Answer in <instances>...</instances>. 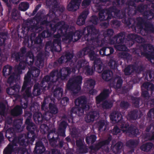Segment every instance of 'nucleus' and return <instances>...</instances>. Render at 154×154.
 Wrapping results in <instances>:
<instances>
[{
	"mask_svg": "<svg viewBox=\"0 0 154 154\" xmlns=\"http://www.w3.org/2000/svg\"><path fill=\"white\" fill-rule=\"evenodd\" d=\"M20 62L19 66H16L15 68V72H18V74L15 75L13 74L8 78V82L10 85H11L14 82H16L20 78L19 74L21 73V70L24 69L26 64L31 65L32 64L34 61V57L32 53L30 52L27 53L24 57H20Z\"/></svg>",
	"mask_w": 154,
	"mask_h": 154,
	"instance_id": "nucleus-1",
	"label": "nucleus"
},
{
	"mask_svg": "<svg viewBox=\"0 0 154 154\" xmlns=\"http://www.w3.org/2000/svg\"><path fill=\"white\" fill-rule=\"evenodd\" d=\"M29 7V4L26 2L21 3L19 5V9L22 11H26Z\"/></svg>",
	"mask_w": 154,
	"mask_h": 154,
	"instance_id": "nucleus-31",
	"label": "nucleus"
},
{
	"mask_svg": "<svg viewBox=\"0 0 154 154\" xmlns=\"http://www.w3.org/2000/svg\"><path fill=\"white\" fill-rule=\"evenodd\" d=\"M11 114L13 116H17L22 113L21 108L19 106L15 107L11 112Z\"/></svg>",
	"mask_w": 154,
	"mask_h": 154,
	"instance_id": "nucleus-24",
	"label": "nucleus"
},
{
	"mask_svg": "<svg viewBox=\"0 0 154 154\" xmlns=\"http://www.w3.org/2000/svg\"><path fill=\"white\" fill-rule=\"evenodd\" d=\"M76 68L77 69L79 72L82 70V72L85 73L86 74L91 75L93 72V69L89 68L88 62L86 61L83 60L78 62L76 66Z\"/></svg>",
	"mask_w": 154,
	"mask_h": 154,
	"instance_id": "nucleus-5",
	"label": "nucleus"
},
{
	"mask_svg": "<svg viewBox=\"0 0 154 154\" xmlns=\"http://www.w3.org/2000/svg\"><path fill=\"white\" fill-rule=\"evenodd\" d=\"M109 66L112 69H115L117 66L116 63L114 61L111 60L109 63Z\"/></svg>",
	"mask_w": 154,
	"mask_h": 154,
	"instance_id": "nucleus-41",
	"label": "nucleus"
},
{
	"mask_svg": "<svg viewBox=\"0 0 154 154\" xmlns=\"http://www.w3.org/2000/svg\"><path fill=\"white\" fill-rule=\"evenodd\" d=\"M96 137L94 135L88 136L86 139L87 143L88 144H92L96 140Z\"/></svg>",
	"mask_w": 154,
	"mask_h": 154,
	"instance_id": "nucleus-30",
	"label": "nucleus"
},
{
	"mask_svg": "<svg viewBox=\"0 0 154 154\" xmlns=\"http://www.w3.org/2000/svg\"><path fill=\"white\" fill-rule=\"evenodd\" d=\"M42 36L44 38L50 36V34L48 33L47 31H44L42 34Z\"/></svg>",
	"mask_w": 154,
	"mask_h": 154,
	"instance_id": "nucleus-50",
	"label": "nucleus"
},
{
	"mask_svg": "<svg viewBox=\"0 0 154 154\" xmlns=\"http://www.w3.org/2000/svg\"><path fill=\"white\" fill-rule=\"evenodd\" d=\"M152 143H148L146 144H143L142 145L140 148L141 150L144 151H148L152 148Z\"/></svg>",
	"mask_w": 154,
	"mask_h": 154,
	"instance_id": "nucleus-29",
	"label": "nucleus"
},
{
	"mask_svg": "<svg viewBox=\"0 0 154 154\" xmlns=\"http://www.w3.org/2000/svg\"><path fill=\"white\" fill-rule=\"evenodd\" d=\"M142 95L144 97H146L149 96V94L147 91H143L142 92Z\"/></svg>",
	"mask_w": 154,
	"mask_h": 154,
	"instance_id": "nucleus-58",
	"label": "nucleus"
},
{
	"mask_svg": "<svg viewBox=\"0 0 154 154\" xmlns=\"http://www.w3.org/2000/svg\"><path fill=\"white\" fill-rule=\"evenodd\" d=\"M129 106V104L127 102H122L121 103L120 106L122 107L126 108Z\"/></svg>",
	"mask_w": 154,
	"mask_h": 154,
	"instance_id": "nucleus-48",
	"label": "nucleus"
},
{
	"mask_svg": "<svg viewBox=\"0 0 154 154\" xmlns=\"http://www.w3.org/2000/svg\"><path fill=\"white\" fill-rule=\"evenodd\" d=\"M120 132V130L117 127H115L112 130V132L114 134H116Z\"/></svg>",
	"mask_w": 154,
	"mask_h": 154,
	"instance_id": "nucleus-46",
	"label": "nucleus"
},
{
	"mask_svg": "<svg viewBox=\"0 0 154 154\" xmlns=\"http://www.w3.org/2000/svg\"><path fill=\"white\" fill-rule=\"evenodd\" d=\"M122 145V143L120 142H118L114 146V149H116L117 151L121 148Z\"/></svg>",
	"mask_w": 154,
	"mask_h": 154,
	"instance_id": "nucleus-42",
	"label": "nucleus"
},
{
	"mask_svg": "<svg viewBox=\"0 0 154 154\" xmlns=\"http://www.w3.org/2000/svg\"><path fill=\"white\" fill-rule=\"evenodd\" d=\"M110 118L112 122H116L121 120L122 116L120 113L115 112L111 113Z\"/></svg>",
	"mask_w": 154,
	"mask_h": 154,
	"instance_id": "nucleus-17",
	"label": "nucleus"
},
{
	"mask_svg": "<svg viewBox=\"0 0 154 154\" xmlns=\"http://www.w3.org/2000/svg\"><path fill=\"white\" fill-rule=\"evenodd\" d=\"M127 145H128V144H130L131 145H134V142L132 140H129L128 142L127 143Z\"/></svg>",
	"mask_w": 154,
	"mask_h": 154,
	"instance_id": "nucleus-62",
	"label": "nucleus"
},
{
	"mask_svg": "<svg viewBox=\"0 0 154 154\" xmlns=\"http://www.w3.org/2000/svg\"><path fill=\"white\" fill-rule=\"evenodd\" d=\"M133 68V66H129L126 67L125 69V73L126 75H128L132 72V70L131 71V69Z\"/></svg>",
	"mask_w": 154,
	"mask_h": 154,
	"instance_id": "nucleus-39",
	"label": "nucleus"
},
{
	"mask_svg": "<svg viewBox=\"0 0 154 154\" xmlns=\"http://www.w3.org/2000/svg\"><path fill=\"white\" fill-rule=\"evenodd\" d=\"M49 107V110L51 113L54 114H56L57 113L58 110L55 106L51 103H50Z\"/></svg>",
	"mask_w": 154,
	"mask_h": 154,
	"instance_id": "nucleus-32",
	"label": "nucleus"
},
{
	"mask_svg": "<svg viewBox=\"0 0 154 154\" xmlns=\"http://www.w3.org/2000/svg\"><path fill=\"white\" fill-rule=\"evenodd\" d=\"M69 101V99L68 98L65 97L63 98L61 101V104L63 106H65Z\"/></svg>",
	"mask_w": 154,
	"mask_h": 154,
	"instance_id": "nucleus-43",
	"label": "nucleus"
},
{
	"mask_svg": "<svg viewBox=\"0 0 154 154\" xmlns=\"http://www.w3.org/2000/svg\"><path fill=\"white\" fill-rule=\"evenodd\" d=\"M57 0H49L47 1V4L48 5H53L54 3H55Z\"/></svg>",
	"mask_w": 154,
	"mask_h": 154,
	"instance_id": "nucleus-55",
	"label": "nucleus"
},
{
	"mask_svg": "<svg viewBox=\"0 0 154 154\" xmlns=\"http://www.w3.org/2000/svg\"><path fill=\"white\" fill-rule=\"evenodd\" d=\"M67 125V123L65 122H62L60 124V126L61 127L63 126V128L64 129L66 127Z\"/></svg>",
	"mask_w": 154,
	"mask_h": 154,
	"instance_id": "nucleus-59",
	"label": "nucleus"
},
{
	"mask_svg": "<svg viewBox=\"0 0 154 154\" xmlns=\"http://www.w3.org/2000/svg\"><path fill=\"white\" fill-rule=\"evenodd\" d=\"M85 85L89 89V93L90 94H93L94 92L93 88L95 85L94 81L92 79L87 80Z\"/></svg>",
	"mask_w": 154,
	"mask_h": 154,
	"instance_id": "nucleus-14",
	"label": "nucleus"
},
{
	"mask_svg": "<svg viewBox=\"0 0 154 154\" xmlns=\"http://www.w3.org/2000/svg\"><path fill=\"white\" fill-rule=\"evenodd\" d=\"M48 114V113H47L43 117L40 113H35L33 115L34 119L35 121H37L39 122L42 121L44 119L46 120L48 119L50 117L48 118L46 116Z\"/></svg>",
	"mask_w": 154,
	"mask_h": 154,
	"instance_id": "nucleus-16",
	"label": "nucleus"
},
{
	"mask_svg": "<svg viewBox=\"0 0 154 154\" xmlns=\"http://www.w3.org/2000/svg\"><path fill=\"white\" fill-rule=\"evenodd\" d=\"M115 48L118 50L120 51H126L127 48L125 45H115Z\"/></svg>",
	"mask_w": 154,
	"mask_h": 154,
	"instance_id": "nucleus-36",
	"label": "nucleus"
},
{
	"mask_svg": "<svg viewBox=\"0 0 154 154\" xmlns=\"http://www.w3.org/2000/svg\"><path fill=\"white\" fill-rule=\"evenodd\" d=\"M71 72V69L69 68H63L60 72V76L61 77L62 79H63L70 73Z\"/></svg>",
	"mask_w": 154,
	"mask_h": 154,
	"instance_id": "nucleus-18",
	"label": "nucleus"
},
{
	"mask_svg": "<svg viewBox=\"0 0 154 154\" xmlns=\"http://www.w3.org/2000/svg\"><path fill=\"white\" fill-rule=\"evenodd\" d=\"M106 49L105 48H102L100 51V54L102 55H109V54H106Z\"/></svg>",
	"mask_w": 154,
	"mask_h": 154,
	"instance_id": "nucleus-51",
	"label": "nucleus"
},
{
	"mask_svg": "<svg viewBox=\"0 0 154 154\" xmlns=\"http://www.w3.org/2000/svg\"><path fill=\"white\" fill-rule=\"evenodd\" d=\"M26 123L27 125V130L29 131L31 129V128L33 126V124L32 122H31L29 118H28L26 119Z\"/></svg>",
	"mask_w": 154,
	"mask_h": 154,
	"instance_id": "nucleus-35",
	"label": "nucleus"
},
{
	"mask_svg": "<svg viewBox=\"0 0 154 154\" xmlns=\"http://www.w3.org/2000/svg\"><path fill=\"white\" fill-rule=\"evenodd\" d=\"M112 106L111 103L108 102V101H105L102 105L103 107L104 108H109L111 107Z\"/></svg>",
	"mask_w": 154,
	"mask_h": 154,
	"instance_id": "nucleus-38",
	"label": "nucleus"
},
{
	"mask_svg": "<svg viewBox=\"0 0 154 154\" xmlns=\"http://www.w3.org/2000/svg\"><path fill=\"white\" fill-rule=\"evenodd\" d=\"M3 135L1 133H0V142L1 141V140L3 139Z\"/></svg>",
	"mask_w": 154,
	"mask_h": 154,
	"instance_id": "nucleus-64",
	"label": "nucleus"
},
{
	"mask_svg": "<svg viewBox=\"0 0 154 154\" xmlns=\"http://www.w3.org/2000/svg\"><path fill=\"white\" fill-rule=\"evenodd\" d=\"M94 48L93 47L88 48L87 51L88 52L90 59L94 60L95 68L97 69V71L100 73L101 71V66L102 63L101 60L97 58L98 55L96 54L93 51Z\"/></svg>",
	"mask_w": 154,
	"mask_h": 154,
	"instance_id": "nucleus-4",
	"label": "nucleus"
},
{
	"mask_svg": "<svg viewBox=\"0 0 154 154\" xmlns=\"http://www.w3.org/2000/svg\"><path fill=\"white\" fill-rule=\"evenodd\" d=\"M5 108V106L3 103H0V114L2 115L4 113V111Z\"/></svg>",
	"mask_w": 154,
	"mask_h": 154,
	"instance_id": "nucleus-44",
	"label": "nucleus"
},
{
	"mask_svg": "<svg viewBox=\"0 0 154 154\" xmlns=\"http://www.w3.org/2000/svg\"><path fill=\"white\" fill-rule=\"evenodd\" d=\"M122 130L123 132H126L127 133H128L129 135L130 136H135L138 134V131L137 129L135 128H128L126 125H122L121 127Z\"/></svg>",
	"mask_w": 154,
	"mask_h": 154,
	"instance_id": "nucleus-8",
	"label": "nucleus"
},
{
	"mask_svg": "<svg viewBox=\"0 0 154 154\" xmlns=\"http://www.w3.org/2000/svg\"><path fill=\"white\" fill-rule=\"evenodd\" d=\"M58 26H55V27H57ZM60 27H61L60 29L58 30V32H62L63 33H66L67 31V29L68 28L67 25L65 24L64 22H63L62 24H61V25H59Z\"/></svg>",
	"mask_w": 154,
	"mask_h": 154,
	"instance_id": "nucleus-26",
	"label": "nucleus"
},
{
	"mask_svg": "<svg viewBox=\"0 0 154 154\" xmlns=\"http://www.w3.org/2000/svg\"><path fill=\"white\" fill-rule=\"evenodd\" d=\"M106 123L104 121H102L99 122L98 123V125L99 126V130L101 129L102 128L104 127V130H105V127L106 125Z\"/></svg>",
	"mask_w": 154,
	"mask_h": 154,
	"instance_id": "nucleus-37",
	"label": "nucleus"
},
{
	"mask_svg": "<svg viewBox=\"0 0 154 154\" xmlns=\"http://www.w3.org/2000/svg\"><path fill=\"white\" fill-rule=\"evenodd\" d=\"M35 64L39 68L42 67L43 66V62L42 60H40L38 59L35 63Z\"/></svg>",
	"mask_w": 154,
	"mask_h": 154,
	"instance_id": "nucleus-45",
	"label": "nucleus"
},
{
	"mask_svg": "<svg viewBox=\"0 0 154 154\" xmlns=\"http://www.w3.org/2000/svg\"><path fill=\"white\" fill-rule=\"evenodd\" d=\"M60 35L58 34L54 35L55 39L53 43V45L54 46H57L58 48H61L60 46V40H61Z\"/></svg>",
	"mask_w": 154,
	"mask_h": 154,
	"instance_id": "nucleus-23",
	"label": "nucleus"
},
{
	"mask_svg": "<svg viewBox=\"0 0 154 154\" xmlns=\"http://www.w3.org/2000/svg\"><path fill=\"white\" fill-rule=\"evenodd\" d=\"M111 140V139L110 138H109L107 140L100 142L97 146V147L98 149H99L102 147L103 146H105L108 144L110 141Z\"/></svg>",
	"mask_w": 154,
	"mask_h": 154,
	"instance_id": "nucleus-33",
	"label": "nucleus"
},
{
	"mask_svg": "<svg viewBox=\"0 0 154 154\" xmlns=\"http://www.w3.org/2000/svg\"><path fill=\"white\" fill-rule=\"evenodd\" d=\"M91 2L90 0H85L82 3V5L86 7Z\"/></svg>",
	"mask_w": 154,
	"mask_h": 154,
	"instance_id": "nucleus-47",
	"label": "nucleus"
},
{
	"mask_svg": "<svg viewBox=\"0 0 154 154\" xmlns=\"http://www.w3.org/2000/svg\"><path fill=\"white\" fill-rule=\"evenodd\" d=\"M88 33L87 35L88 38L87 40L91 39L93 40V38H96L98 35V32L95 27L93 26H89L87 28Z\"/></svg>",
	"mask_w": 154,
	"mask_h": 154,
	"instance_id": "nucleus-7",
	"label": "nucleus"
},
{
	"mask_svg": "<svg viewBox=\"0 0 154 154\" xmlns=\"http://www.w3.org/2000/svg\"><path fill=\"white\" fill-rule=\"evenodd\" d=\"M98 116V113L95 112H91L85 116V120L88 122H92L94 121V119L97 118Z\"/></svg>",
	"mask_w": 154,
	"mask_h": 154,
	"instance_id": "nucleus-12",
	"label": "nucleus"
},
{
	"mask_svg": "<svg viewBox=\"0 0 154 154\" xmlns=\"http://www.w3.org/2000/svg\"><path fill=\"white\" fill-rule=\"evenodd\" d=\"M13 146L9 145L4 150V154H11L12 151V147Z\"/></svg>",
	"mask_w": 154,
	"mask_h": 154,
	"instance_id": "nucleus-34",
	"label": "nucleus"
},
{
	"mask_svg": "<svg viewBox=\"0 0 154 154\" xmlns=\"http://www.w3.org/2000/svg\"><path fill=\"white\" fill-rule=\"evenodd\" d=\"M20 86L19 85H16L15 86H13L7 90V93L10 95H14L16 97L19 91Z\"/></svg>",
	"mask_w": 154,
	"mask_h": 154,
	"instance_id": "nucleus-11",
	"label": "nucleus"
},
{
	"mask_svg": "<svg viewBox=\"0 0 154 154\" xmlns=\"http://www.w3.org/2000/svg\"><path fill=\"white\" fill-rule=\"evenodd\" d=\"M122 81L121 79H119L117 81V83L116 85L117 87L118 88H120L122 85Z\"/></svg>",
	"mask_w": 154,
	"mask_h": 154,
	"instance_id": "nucleus-52",
	"label": "nucleus"
},
{
	"mask_svg": "<svg viewBox=\"0 0 154 154\" xmlns=\"http://www.w3.org/2000/svg\"><path fill=\"white\" fill-rule=\"evenodd\" d=\"M88 12V11H84L79 16L76 22L77 24L79 26L84 24L85 23V19L86 18Z\"/></svg>",
	"mask_w": 154,
	"mask_h": 154,
	"instance_id": "nucleus-13",
	"label": "nucleus"
},
{
	"mask_svg": "<svg viewBox=\"0 0 154 154\" xmlns=\"http://www.w3.org/2000/svg\"><path fill=\"white\" fill-rule=\"evenodd\" d=\"M19 141L20 145H26L28 144L27 142H26V141H24L23 138L19 139Z\"/></svg>",
	"mask_w": 154,
	"mask_h": 154,
	"instance_id": "nucleus-49",
	"label": "nucleus"
},
{
	"mask_svg": "<svg viewBox=\"0 0 154 154\" xmlns=\"http://www.w3.org/2000/svg\"><path fill=\"white\" fill-rule=\"evenodd\" d=\"M110 92L108 90H105L101 93L98 96L96 97V103L97 104H99L103 99L107 97Z\"/></svg>",
	"mask_w": 154,
	"mask_h": 154,
	"instance_id": "nucleus-15",
	"label": "nucleus"
},
{
	"mask_svg": "<svg viewBox=\"0 0 154 154\" xmlns=\"http://www.w3.org/2000/svg\"><path fill=\"white\" fill-rule=\"evenodd\" d=\"M35 149L38 153H42L45 150V148L41 142L36 143L35 147Z\"/></svg>",
	"mask_w": 154,
	"mask_h": 154,
	"instance_id": "nucleus-21",
	"label": "nucleus"
},
{
	"mask_svg": "<svg viewBox=\"0 0 154 154\" xmlns=\"http://www.w3.org/2000/svg\"><path fill=\"white\" fill-rule=\"evenodd\" d=\"M82 0H72L68 5V9L70 11H75L79 8Z\"/></svg>",
	"mask_w": 154,
	"mask_h": 154,
	"instance_id": "nucleus-9",
	"label": "nucleus"
},
{
	"mask_svg": "<svg viewBox=\"0 0 154 154\" xmlns=\"http://www.w3.org/2000/svg\"><path fill=\"white\" fill-rule=\"evenodd\" d=\"M18 13V11L16 10H14L13 12L12 13V16L13 18L15 19V17L17 15V14Z\"/></svg>",
	"mask_w": 154,
	"mask_h": 154,
	"instance_id": "nucleus-54",
	"label": "nucleus"
},
{
	"mask_svg": "<svg viewBox=\"0 0 154 154\" xmlns=\"http://www.w3.org/2000/svg\"><path fill=\"white\" fill-rule=\"evenodd\" d=\"M53 93L55 97L58 99L60 98L63 95V89L61 88H58L54 90Z\"/></svg>",
	"mask_w": 154,
	"mask_h": 154,
	"instance_id": "nucleus-22",
	"label": "nucleus"
},
{
	"mask_svg": "<svg viewBox=\"0 0 154 154\" xmlns=\"http://www.w3.org/2000/svg\"><path fill=\"white\" fill-rule=\"evenodd\" d=\"M12 70V67L10 66L7 65L4 67L3 69V74L4 76L10 74Z\"/></svg>",
	"mask_w": 154,
	"mask_h": 154,
	"instance_id": "nucleus-27",
	"label": "nucleus"
},
{
	"mask_svg": "<svg viewBox=\"0 0 154 154\" xmlns=\"http://www.w3.org/2000/svg\"><path fill=\"white\" fill-rule=\"evenodd\" d=\"M20 0H10V2H11L13 3L17 4L20 1Z\"/></svg>",
	"mask_w": 154,
	"mask_h": 154,
	"instance_id": "nucleus-63",
	"label": "nucleus"
},
{
	"mask_svg": "<svg viewBox=\"0 0 154 154\" xmlns=\"http://www.w3.org/2000/svg\"><path fill=\"white\" fill-rule=\"evenodd\" d=\"M48 101V100L47 99H45L44 101V102L43 103V104L42 105V109H44V107L45 106V105H46V102Z\"/></svg>",
	"mask_w": 154,
	"mask_h": 154,
	"instance_id": "nucleus-60",
	"label": "nucleus"
},
{
	"mask_svg": "<svg viewBox=\"0 0 154 154\" xmlns=\"http://www.w3.org/2000/svg\"><path fill=\"white\" fill-rule=\"evenodd\" d=\"M76 107L73 108L72 109V113H75L80 114V113L82 114L84 109H88V106L86 105V100L85 97H79L76 99L75 102Z\"/></svg>",
	"mask_w": 154,
	"mask_h": 154,
	"instance_id": "nucleus-3",
	"label": "nucleus"
},
{
	"mask_svg": "<svg viewBox=\"0 0 154 154\" xmlns=\"http://www.w3.org/2000/svg\"><path fill=\"white\" fill-rule=\"evenodd\" d=\"M142 88L143 91L145 88L148 90L152 91L154 89V85L149 82L145 83L143 84Z\"/></svg>",
	"mask_w": 154,
	"mask_h": 154,
	"instance_id": "nucleus-25",
	"label": "nucleus"
},
{
	"mask_svg": "<svg viewBox=\"0 0 154 154\" xmlns=\"http://www.w3.org/2000/svg\"><path fill=\"white\" fill-rule=\"evenodd\" d=\"M99 19L100 20H103L106 19L104 15L102 13L100 14Z\"/></svg>",
	"mask_w": 154,
	"mask_h": 154,
	"instance_id": "nucleus-57",
	"label": "nucleus"
},
{
	"mask_svg": "<svg viewBox=\"0 0 154 154\" xmlns=\"http://www.w3.org/2000/svg\"><path fill=\"white\" fill-rule=\"evenodd\" d=\"M82 77L81 76H77L74 79L71 86H74L73 90L74 93H77L80 90V85L82 83ZM72 82V81L71 80H69L67 86L69 85V83Z\"/></svg>",
	"mask_w": 154,
	"mask_h": 154,
	"instance_id": "nucleus-6",
	"label": "nucleus"
},
{
	"mask_svg": "<svg viewBox=\"0 0 154 154\" xmlns=\"http://www.w3.org/2000/svg\"><path fill=\"white\" fill-rule=\"evenodd\" d=\"M98 19L97 17L95 16H93L92 17L90 20L91 22L94 25H96L97 23Z\"/></svg>",
	"mask_w": 154,
	"mask_h": 154,
	"instance_id": "nucleus-40",
	"label": "nucleus"
},
{
	"mask_svg": "<svg viewBox=\"0 0 154 154\" xmlns=\"http://www.w3.org/2000/svg\"><path fill=\"white\" fill-rule=\"evenodd\" d=\"M81 36L80 32L79 31H76L74 34L71 32L66 36V39H69L70 41L72 40L73 42L76 41L78 40Z\"/></svg>",
	"mask_w": 154,
	"mask_h": 154,
	"instance_id": "nucleus-10",
	"label": "nucleus"
},
{
	"mask_svg": "<svg viewBox=\"0 0 154 154\" xmlns=\"http://www.w3.org/2000/svg\"><path fill=\"white\" fill-rule=\"evenodd\" d=\"M83 144V141L82 140H77L76 142V144L78 146H82Z\"/></svg>",
	"mask_w": 154,
	"mask_h": 154,
	"instance_id": "nucleus-53",
	"label": "nucleus"
},
{
	"mask_svg": "<svg viewBox=\"0 0 154 154\" xmlns=\"http://www.w3.org/2000/svg\"><path fill=\"white\" fill-rule=\"evenodd\" d=\"M150 114H153L154 115V109H151L150 110L149 113L148 114V115L149 116H150Z\"/></svg>",
	"mask_w": 154,
	"mask_h": 154,
	"instance_id": "nucleus-61",
	"label": "nucleus"
},
{
	"mask_svg": "<svg viewBox=\"0 0 154 154\" xmlns=\"http://www.w3.org/2000/svg\"><path fill=\"white\" fill-rule=\"evenodd\" d=\"M39 73V69H33L30 72H29L25 76V81L22 89V91H25L26 93V95H24V97H29L30 95V89L32 85L29 84V81L31 76V73L32 76L36 77L38 76Z\"/></svg>",
	"mask_w": 154,
	"mask_h": 154,
	"instance_id": "nucleus-2",
	"label": "nucleus"
},
{
	"mask_svg": "<svg viewBox=\"0 0 154 154\" xmlns=\"http://www.w3.org/2000/svg\"><path fill=\"white\" fill-rule=\"evenodd\" d=\"M113 33V31L112 29L108 30L106 32H105V34H106L109 35H112Z\"/></svg>",
	"mask_w": 154,
	"mask_h": 154,
	"instance_id": "nucleus-56",
	"label": "nucleus"
},
{
	"mask_svg": "<svg viewBox=\"0 0 154 154\" xmlns=\"http://www.w3.org/2000/svg\"><path fill=\"white\" fill-rule=\"evenodd\" d=\"M112 75L111 72L109 70L104 71L102 74L103 79L106 81H108L110 79Z\"/></svg>",
	"mask_w": 154,
	"mask_h": 154,
	"instance_id": "nucleus-20",
	"label": "nucleus"
},
{
	"mask_svg": "<svg viewBox=\"0 0 154 154\" xmlns=\"http://www.w3.org/2000/svg\"><path fill=\"white\" fill-rule=\"evenodd\" d=\"M73 57V55L72 54H68L65 56H62L58 60L60 63L66 62L70 60Z\"/></svg>",
	"mask_w": 154,
	"mask_h": 154,
	"instance_id": "nucleus-19",
	"label": "nucleus"
},
{
	"mask_svg": "<svg viewBox=\"0 0 154 154\" xmlns=\"http://www.w3.org/2000/svg\"><path fill=\"white\" fill-rule=\"evenodd\" d=\"M40 88L39 85L38 84H36L34 85V89L33 91V93L34 95L37 96L40 94Z\"/></svg>",
	"mask_w": 154,
	"mask_h": 154,
	"instance_id": "nucleus-28",
	"label": "nucleus"
}]
</instances>
